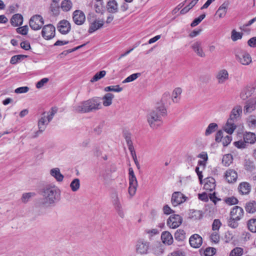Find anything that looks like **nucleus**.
Returning a JSON list of instances; mask_svg holds the SVG:
<instances>
[{"instance_id":"obj_37","label":"nucleus","mask_w":256,"mask_h":256,"mask_svg":"<svg viewBox=\"0 0 256 256\" xmlns=\"http://www.w3.org/2000/svg\"><path fill=\"white\" fill-rule=\"evenodd\" d=\"M28 57L27 55L18 54L12 56L10 60V63L12 64H16L22 60Z\"/></svg>"},{"instance_id":"obj_44","label":"nucleus","mask_w":256,"mask_h":256,"mask_svg":"<svg viewBox=\"0 0 256 256\" xmlns=\"http://www.w3.org/2000/svg\"><path fill=\"white\" fill-rule=\"evenodd\" d=\"M249 230L252 232H256V219H250L248 223Z\"/></svg>"},{"instance_id":"obj_3","label":"nucleus","mask_w":256,"mask_h":256,"mask_svg":"<svg viewBox=\"0 0 256 256\" xmlns=\"http://www.w3.org/2000/svg\"><path fill=\"white\" fill-rule=\"evenodd\" d=\"M100 98L94 97L83 101L73 107V111L77 113H88L100 109L102 107Z\"/></svg>"},{"instance_id":"obj_61","label":"nucleus","mask_w":256,"mask_h":256,"mask_svg":"<svg viewBox=\"0 0 256 256\" xmlns=\"http://www.w3.org/2000/svg\"><path fill=\"white\" fill-rule=\"evenodd\" d=\"M48 80L49 79L46 78H42L36 84V88H42Z\"/></svg>"},{"instance_id":"obj_46","label":"nucleus","mask_w":256,"mask_h":256,"mask_svg":"<svg viewBox=\"0 0 256 256\" xmlns=\"http://www.w3.org/2000/svg\"><path fill=\"white\" fill-rule=\"evenodd\" d=\"M122 90V88L120 87L119 85L112 86H106L104 88V91H112L114 92H120Z\"/></svg>"},{"instance_id":"obj_52","label":"nucleus","mask_w":256,"mask_h":256,"mask_svg":"<svg viewBox=\"0 0 256 256\" xmlns=\"http://www.w3.org/2000/svg\"><path fill=\"white\" fill-rule=\"evenodd\" d=\"M240 220H236L234 218L230 217L228 220V226L232 228H236L238 226V221Z\"/></svg>"},{"instance_id":"obj_32","label":"nucleus","mask_w":256,"mask_h":256,"mask_svg":"<svg viewBox=\"0 0 256 256\" xmlns=\"http://www.w3.org/2000/svg\"><path fill=\"white\" fill-rule=\"evenodd\" d=\"M114 98V95L112 93H106L104 97L100 99L103 100V105L105 106H108L112 104V100Z\"/></svg>"},{"instance_id":"obj_14","label":"nucleus","mask_w":256,"mask_h":256,"mask_svg":"<svg viewBox=\"0 0 256 256\" xmlns=\"http://www.w3.org/2000/svg\"><path fill=\"white\" fill-rule=\"evenodd\" d=\"M189 242L192 247L198 248L202 243V238L198 234H194L190 238Z\"/></svg>"},{"instance_id":"obj_45","label":"nucleus","mask_w":256,"mask_h":256,"mask_svg":"<svg viewBox=\"0 0 256 256\" xmlns=\"http://www.w3.org/2000/svg\"><path fill=\"white\" fill-rule=\"evenodd\" d=\"M243 249L241 248L237 247L234 248L230 252V256H241L243 254Z\"/></svg>"},{"instance_id":"obj_19","label":"nucleus","mask_w":256,"mask_h":256,"mask_svg":"<svg viewBox=\"0 0 256 256\" xmlns=\"http://www.w3.org/2000/svg\"><path fill=\"white\" fill-rule=\"evenodd\" d=\"M216 78L218 84H223L228 79V73L225 69L220 70L217 73Z\"/></svg>"},{"instance_id":"obj_51","label":"nucleus","mask_w":256,"mask_h":256,"mask_svg":"<svg viewBox=\"0 0 256 256\" xmlns=\"http://www.w3.org/2000/svg\"><path fill=\"white\" fill-rule=\"evenodd\" d=\"M205 17L206 14H204L200 16L198 18H196L191 23V26L194 27L198 25L205 18Z\"/></svg>"},{"instance_id":"obj_10","label":"nucleus","mask_w":256,"mask_h":256,"mask_svg":"<svg viewBox=\"0 0 256 256\" xmlns=\"http://www.w3.org/2000/svg\"><path fill=\"white\" fill-rule=\"evenodd\" d=\"M186 197L181 192H174L172 196L171 202L174 206H176L186 200Z\"/></svg>"},{"instance_id":"obj_27","label":"nucleus","mask_w":256,"mask_h":256,"mask_svg":"<svg viewBox=\"0 0 256 256\" xmlns=\"http://www.w3.org/2000/svg\"><path fill=\"white\" fill-rule=\"evenodd\" d=\"M23 17L20 14H14L10 19V23L14 26H18L22 24Z\"/></svg>"},{"instance_id":"obj_63","label":"nucleus","mask_w":256,"mask_h":256,"mask_svg":"<svg viewBox=\"0 0 256 256\" xmlns=\"http://www.w3.org/2000/svg\"><path fill=\"white\" fill-rule=\"evenodd\" d=\"M232 141V137L230 136H226L223 138L221 142H222L224 146H227Z\"/></svg>"},{"instance_id":"obj_26","label":"nucleus","mask_w":256,"mask_h":256,"mask_svg":"<svg viewBox=\"0 0 256 256\" xmlns=\"http://www.w3.org/2000/svg\"><path fill=\"white\" fill-rule=\"evenodd\" d=\"M235 122L233 120L230 121V120L228 119L226 125L224 126V130L229 134H232L236 128Z\"/></svg>"},{"instance_id":"obj_38","label":"nucleus","mask_w":256,"mask_h":256,"mask_svg":"<svg viewBox=\"0 0 256 256\" xmlns=\"http://www.w3.org/2000/svg\"><path fill=\"white\" fill-rule=\"evenodd\" d=\"M182 90L180 88H176L172 94V100L174 102H178L180 100Z\"/></svg>"},{"instance_id":"obj_11","label":"nucleus","mask_w":256,"mask_h":256,"mask_svg":"<svg viewBox=\"0 0 256 256\" xmlns=\"http://www.w3.org/2000/svg\"><path fill=\"white\" fill-rule=\"evenodd\" d=\"M57 28L62 34H66L70 30V24L67 20H62L58 22L57 26Z\"/></svg>"},{"instance_id":"obj_20","label":"nucleus","mask_w":256,"mask_h":256,"mask_svg":"<svg viewBox=\"0 0 256 256\" xmlns=\"http://www.w3.org/2000/svg\"><path fill=\"white\" fill-rule=\"evenodd\" d=\"M47 122L48 121L46 120L45 116H42L40 118L38 122V130L36 132L35 135L32 136L33 138H36L38 136L39 134L42 133L45 130L46 126L48 124H46Z\"/></svg>"},{"instance_id":"obj_54","label":"nucleus","mask_w":256,"mask_h":256,"mask_svg":"<svg viewBox=\"0 0 256 256\" xmlns=\"http://www.w3.org/2000/svg\"><path fill=\"white\" fill-rule=\"evenodd\" d=\"M224 200L226 204L230 206L237 204L238 202V199L234 196L226 198Z\"/></svg>"},{"instance_id":"obj_29","label":"nucleus","mask_w":256,"mask_h":256,"mask_svg":"<svg viewBox=\"0 0 256 256\" xmlns=\"http://www.w3.org/2000/svg\"><path fill=\"white\" fill-rule=\"evenodd\" d=\"M244 140L246 143L254 144L256 142V136L253 132H246L244 136Z\"/></svg>"},{"instance_id":"obj_42","label":"nucleus","mask_w":256,"mask_h":256,"mask_svg":"<svg viewBox=\"0 0 256 256\" xmlns=\"http://www.w3.org/2000/svg\"><path fill=\"white\" fill-rule=\"evenodd\" d=\"M233 160L232 156L231 154H227L224 156L222 159V164L226 166H229Z\"/></svg>"},{"instance_id":"obj_49","label":"nucleus","mask_w":256,"mask_h":256,"mask_svg":"<svg viewBox=\"0 0 256 256\" xmlns=\"http://www.w3.org/2000/svg\"><path fill=\"white\" fill-rule=\"evenodd\" d=\"M141 75L140 73L133 74L128 77H127L123 82L122 83H126L132 82L136 80L138 76Z\"/></svg>"},{"instance_id":"obj_39","label":"nucleus","mask_w":256,"mask_h":256,"mask_svg":"<svg viewBox=\"0 0 256 256\" xmlns=\"http://www.w3.org/2000/svg\"><path fill=\"white\" fill-rule=\"evenodd\" d=\"M244 166L245 170L249 172H252L256 168L254 162L250 159L245 160Z\"/></svg>"},{"instance_id":"obj_18","label":"nucleus","mask_w":256,"mask_h":256,"mask_svg":"<svg viewBox=\"0 0 256 256\" xmlns=\"http://www.w3.org/2000/svg\"><path fill=\"white\" fill-rule=\"evenodd\" d=\"M242 108L240 106H237L234 107L231 111L230 118L228 119L230 120H233L235 122L237 120V119L240 118V116L242 114Z\"/></svg>"},{"instance_id":"obj_47","label":"nucleus","mask_w":256,"mask_h":256,"mask_svg":"<svg viewBox=\"0 0 256 256\" xmlns=\"http://www.w3.org/2000/svg\"><path fill=\"white\" fill-rule=\"evenodd\" d=\"M242 34L237 32L235 30H233L232 32L231 38L232 40L234 41H236L238 40H240L242 38Z\"/></svg>"},{"instance_id":"obj_24","label":"nucleus","mask_w":256,"mask_h":256,"mask_svg":"<svg viewBox=\"0 0 256 256\" xmlns=\"http://www.w3.org/2000/svg\"><path fill=\"white\" fill-rule=\"evenodd\" d=\"M204 184V188L206 190L212 191L216 188V180L212 177H208L206 178Z\"/></svg>"},{"instance_id":"obj_5","label":"nucleus","mask_w":256,"mask_h":256,"mask_svg":"<svg viewBox=\"0 0 256 256\" xmlns=\"http://www.w3.org/2000/svg\"><path fill=\"white\" fill-rule=\"evenodd\" d=\"M129 174V188L128 193L131 196H134L136 190L138 186V182L136 176L134 174L132 168H128Z\"/></svg>"},{"instance_id":"obj_33","label":"nucleus","mask_w":256,"mask_h":256,"mask_svg":"<svg viewBox=\"0 0 256 256\" xmlns=\"http://www.w3.org/2000/svg\"><path fill=\"white\" fill-rule=\"evenodd\" d=\"M252 89L250 88H245L241 92L240 97L242 100H246L251 96Z\"/></svg>"},{"instance_id":"obj_31","label":"nucleus","mask_w":256,"mask_h":256,"mask_svg":"<svg viewBox=\"0 0 256 256\" xmlns=\"http://www.w3.org/2000/svg\"><path fill=\"white\" fill-rule=\"evenodd\" d=\"M245 210L248 213L254 214L256 212V202L250 201L246 204Z\"/></svg>"},{"instance_id":"obj_1","label":"nucleus","mask_w":256,"mask_h":256,"mask_svg":"<svg viewBox=\"0 0 256 256\" xmlns=\"http://www.w3.org/2000/svg\"><path fill=\"white\" fill-rule=\"evenodd\" d=\"M61 192L54 184H48L44 186L40 190V194L44 200V204H52L60 199Z\"/></svg>"},{"instance_id":"obj_25","label":"nucleus","mask_w":256,"mask_h":256,"mask_svg":"<svg viewBox=\"0 0 256 256\" xmlns=\"http://www.w3.org/2000/svg\"><path fill=\"white\" fill-rule=\"evenodd\" d=\"M228 4L224 2L218 8L216 12V15H218L220 18H224L227 12Z\"/></svg>"},{"instance_id":"obj_58","label":"nucleus","mask_w":256,"mask_h":256,"mask_svg":"<svg viewBox=\"0 0 256 256\" xmlns=\"http://www.w3.org/2000/svg\"><path fill=\"white\" fill-rule=\"evenodd\" d=\"M28 26H24L16 28V30L18 34L22 35H26L28 34Z\"/></svg>"},{"instance_id":"obj_15","label":"nucleus","mask_w":256,"mask_h":256,"mask_svg":"<svg viewBox=\"0 0 256 256\" xmlns=\"http://www.w3.org/2000/svg\"><path fill=\"white\" fill-rule=\"evenodd\" d=\"M202 45V42L200 40H198L192 44L191 48L198 56L204 58L206 54L203 50Z\"/></svg>"},{"instance_id":"obj_4","label":"nucleus","mask_w":256,"mask_h":256,"mask_svg":"<svg viewBox=\"0 0 256 256\" xmlns=\"http://www.w3.org/2000/svg\"><path fill=\"white\" fill-rule=\"evenodd\" d=\"M235 56L238 61L242 65L248 66L252 62L250 55L244 50H238L236 52Z\"/></svg>"},{"instance_id":"obj_30","label":"nucleus","mask_w":256,"mask_h":256,"mask_svg":"<svg viewBox=\"0 0 256 256\" xmlns=\"http://www.w3.org/2000/svg\"><path fill=\"white\" fill-rule=\"evenodd\" d=\"M104 25V21L103 20H95L94 22L90 26L88 32L90 34H92L98 30V28H102Z\"/></svg>"},{"instance_id":"obj_60","label":"nucleus","mask_w":256,"mask_h":256,"mask_svg":"<svg viewBox=\"0 0 256 256\" xmlns=\"http://www.w3.org/2000/svg\"><path fill=\"white\" fill-rule=\"evenodd\" d=\"M123 136L126 140L127 146L132 144V142L131 140L132 135L130 133L126 132H124Z\"/></svg>"},{"instance_id":"obj_22","label":"nucleus","mask_w":256,"mask_h":256,"mask_svg":"<svg viewBox=\"0 0 256 256\" xmlns=\"http://www.w3.org/2000/svg\"><path fill=\"white\" fill-rule=\"evenodd\" d=\"M161 239L164 244L168 246L172 244L174 242L172 235L168 231H165L162 232Z\"/></svg>"},{"instance_id":"obj_21","label":"nucleus","mask_w":256,"mask_h":256,"mask_svg":"<svg viewBox=\"0 0 256 256\" xmlns=\"http://www.w3.org/2000/svg\"><path fill=\"white\" fill-rule=\"evenodd\" d=\"M225 177L228 182L232 183L236 180L238 174L234 170L228 169L225 173Z\"/></svg>"},{"instance_id":"obj_62","label":"nucleus","mask_w":256,"mask_h":256,"mask_svg":"<svg viewBox=\"0 0 256 256\" xmlns=\"http://www.w3.org/2000/svg\"><path fill=\"white\" fill-rule=\"evenodd\" d=\"M29 90V88L28 86H22L16 88L14 92L16 94L26 93Z\"/></svg>"},{"instance_id":"obj_59","label":"nucleus","mask_w":256,"mask_h":256,"mask_svg":"<svg viewBox=\"0 0 256 256\" xmlns=\"http://www.w3.org/2000/svg\"><path fill=\"white\" fill-rule=\"evenodd\" d=\"M222 225L220 221L218 219H215L212 224V230L216 232L218 230Z\"/></svg>"},{"instance_id":"obj_40","label":"nucleus","mask_w":256,"mask_h":256,"mask_svg":"<svg viewBox=\"0 0 256 256\" xmlns=\"http://www.w3.org/2000/svg\"><path fill=\"white\" fill-rule=\"evenodd\" d=\"M186 233L183 230H178L174 234V238L178 241H182L185 239Z\"/></svg>"},{"instance_id":"obj_55","label":"nucleus","mask_w":256,"mask_h":256,"mask_svg":"<svg viewBox=\"0 0 256 256\" xmlns=\"http://www.w3.org/2000/svg\"><path fill=\"white\" fill-rule=\"evenodd\" d=\"M210 239L212 242L218 244L220 241V235L217 232H214L211 234Z\"/></svg>"},{"instance_id":"obj_17","label":"nucleus","mask_w":256,"mask_h":256,"mask_svg":"<svg viewBox=\"0 0 256 256\" xmlns=\"http://www.w3.org/2000/svg\"><path fill=\"white\" fill-rule=\"evenodd\" d=\"M244 214V210L240 206H234L230 211V217L234 218L236 220H240L243 217Z\"/></svg>"},{"instance_id":"obj_43","label":"nucleus","mask_w":256,"mask_h":256,"mask_svg":"<svg viewBox=\"0 0 256 256\" xmlns=\"http://www.w3.org/2000/svg\"><path fill=\"white\" fill-rule=\"evenodd\" d=\"M106 74L105 70H101L96 72L90 80V82H97L102 78L104 77Z\"/></svg>"},{"instance_id":"obj_50","label":"nucleus","mask_w":256,"mask_h":256,"mask_svg":"<svg viewBox=\"0 0 256 256\" xmlns=\"http://www.w3.org/2000/svg\"><path fill=\"white\" fill-rule=\"evenodd\" d=\"M216 252V249L214 248L208 247L204 250L205 256H213Z\"/></svg>"},{"instance_id":"obj_13","label":"nucleus","mask_w":256,"mask_h":256,"mask_svg":"<svg viewBox=\"0 0 256 256\" xmlns=\"http://www.w3.org/2000/svg\"><path fill=\"white\" fill-rule=\"evenodd\" d=\"M72 19L76 24L82 25L85 22V14L82 11L76 10L73 12Z\"/></svg>"},{"instance_id":"obj_8","label":"nucleus","mask_w":256,"mask_h":256,"mask_svg":"<svg viewBox=\"0 0 256 256\" xmlns=\"http://www.w3.org/2000/svg\"><path fill=\"white\" fill-rule=\"evenodd\" d=\"M182 218L178 214L171 215L167 220L168 226L172 228H176L182 223Z\"/></svg>"},{"instance_id":"obj_9","label":"nucleus","mask_w":256,"mask_h":256,"mask_svg":"<svg viewBox=\"0 0 256 256\" xmlns=\"http://www.w3.org/2000/svg\"><path fill=\"white\" fill-rule=\"evenodd\" d=\"M112 198H113L112 203L116 212L121 218H124V213L120 202L118 194L116 192L114 193Z\"/></svg>"},{"instance_id":"obj_56","label":"nucleus","mask_w":256,"mask_h":256,"mask_svg":"<svg viewBox=\"0 0 256 256\" xmlns=\"http://www.w3.org/2000/svg\"><path fill=\"white\" fill-rule=\"evenodd\" d=\"M34 196V193L33 192L24 193L21 198L22 202L26 203L28 202L29 199Z\"/></svg>"},{"instance_id":"obj_28","label":"nucleus","mask_w":256,"mask_h":256,"mask_svg":"<svg viewBox=\"0 0 256 256\" xmlns=\"http://www.w3.org/2000/svg\"><path fill=\"white\" fill-rule=\"evenodd\" d=\"M50 175L55 178V179L58 182H61L63 180L64 176L60 173V170L58 168H52L50 170Z\"/></svg>"},{"instance_id":"obj_53","label":"nucleus","mask_w":256,"mask_h":256,"mask_svg":"<svg viewBox=\"0 0 256 256\" xmlns=\"http://www.w3.org/2000/svg\"><path fill=\"white\" fill-rule=\"evenodd\" d=\"M98 2V3L95 4L94 6L96 12L97 13L102 14L104 10V6L103 2Z\"/></svg>"},{"instance_id":"obj_36","label":"nucleus","mask_w":256,"mask_h":256,"mask_svg":"<svg viewBox=\"0 0 256 256\" xmlns=\"http://www.w3.org/2000/svg\"><path fill=\"white\" fill-rule=\"evenodd\" d=\"M218 128V126L216 123H210L209 124L208 126L207 127L206 132H205V136H208L213 132H214L217 128Z\"/></svg>"},{"instance_id":"obj_23","label":"nucleus","mask_w":256,"mask_h":256,"mask_svg":"<svg viewBox=\"0 0 256 256\" xmlns=\"http://www.w3.org/2000/svg\"><path fill=\"white\" fill-rule=\"evenodd\" d=\"M251 190V186L249 183L247 182H242L239 184L238 190L242 194H248L250 193Z\"/></svg>"},{"instance_id":"obj_12","label":"nucleus","mask_w":256,"mask_h":256,"mask_svg":"<svg viewBox=\"0 0 256 256\" xmlns=\"http://www.w3.org/2000/svg\"><path fill=\"white\" fill-rule=\"evenodd\" d=\"M256 108V98H250L248 99L244 107V113L245 115L252 112Z\"/></svg>"},{"instance_id":"obj_35","label":"nucleus","mask_w":256,"mask_h":256,"mask_svg":"<svg viewBox=\"0 0 256 256\" xmlns=\"http://www.w3.org/2000/svg\"><path fill=\"white\" fill-rule=\"evenodd\" d=\"M72 4L70 0H64L61 2L60 8L64 12L70 10L72 8Z\"/></svg>"},{"instance_id":"obj_48","label":"nucleus","mask_w":256,"mask_h":256,"mask_svg":"<svg viewBox=\"0 0 256 256\" xmlns=\"http://www.w3.org/2000/svg\"><path fill=\"white\" fill-rule=\"evenodd\" d=\"M50 10L52 12L53 15L57 16L60 14V6L58 4H51L50 6Z\"/></svg>"},{"instance_id":"obj_6","label":"nucleus","mask_w":256,"mask_h":256,"mask_svg":"<svg viewBox=\"0 0 256 256\" xmlns=\"http://www.w3.org/2000/svg\"><path fill=\"white\" fill-rule=\"evenodd\" d=\"M44 24V20L42 17L39 14L32 16L29 21L30 26L34 30H40Z\"/></svg>"},{"instance_id":"obj_64","label":"nucleus","mask_w":256,"mask_h":256,"mask_svg":"<svg viewBox=\"0 0 256 256\" xmlns=\"http://www.w3.org/2000/svg\"><path fill=\"white\" fill-rule=\"evenodd\" d=\"M248 44L252 48L256 47V36L250 38L248 41Z\"/></svg>"},{"instance_id":"obj_7","label":"nucleus","mask_w":256,"mask_h":256,"mask_svg":"<svg viewBox=\"0 0 256 256\" xmlns=\"http://www.w3.org/2000/svg\"><path fill=\"white\" fill-rule=\"evenodd\" d=\"M55 30V27L52 24L46 25L42 28V36L45 40H50L54 36Z\"/></svg>"},{"instance_id":"obj_57","label":"nucleus","mask_w":256,"mask_h":256,"mask_svg":"<svg viewBox=\"0 0 256 256\" xmlns=\"http://www.w3.org/2000/svg\"><path fill=\"white\" fill-rule=\"evenodd\" d=\"M192 217L196 220H200L202 217V212L201 210H194L192 212Z\"/></svg>"},{"instance_id":"obj_41","label":"nucleus","mask_w":256,"mask_h":256,"mask_svg":"<svg viewBox=\"0 0 256 256\" xmlns=\"http://www.w3.org/2000/svg\"><path fill=\"white\" fill-rule=\"evenodd\" d=\"M70 187L72 192L78 191L80 188V180L78 178L74 179L70 184Z\"/></svg>"},{"instance_id":"obj_2","label":"nucleus","mask_w":256,"mask_h":256,"mask_svg":"<svg viewBox=\"0 0 256 256\" xmlns=\"http://www.w3.org/2000/svg\"><path fill=\"white\" fill-rule=\"evenodd\" d=\"M167 111L163 104L156 107L147 114V121L150 126L152 129H156L162 123V117L166 116Z\"/></svg>"},{"instance_id":"obj_34","label":"nucleus","mask_w":256,"mask_h":256,"mask_svg":"<svg viewBox=\"0 0 256 256\" xmlns=\"http://www.w3.org/2000/svg\"><path fill=\"white\" fill-rule=\"evenodd\" d=\"M107 8L109 12L115 13L118 11V4L115 0H110L107 4Z\"/></svg>"},{"instance_id":"obj_16","label":"nucleus","mask_w":256,"mask_h":256,"mask_svg":"<svg viewBox=\"0 0 256 256\" xmlns=\"http://www.w3.org/2000/svg\"><path fill=\"white\" fill-rule=\"evenodd\" d=\"M149 248V242L145 241L140 240L136 246V251L140 254H146Z\"/></svg>"}]
</instances>
